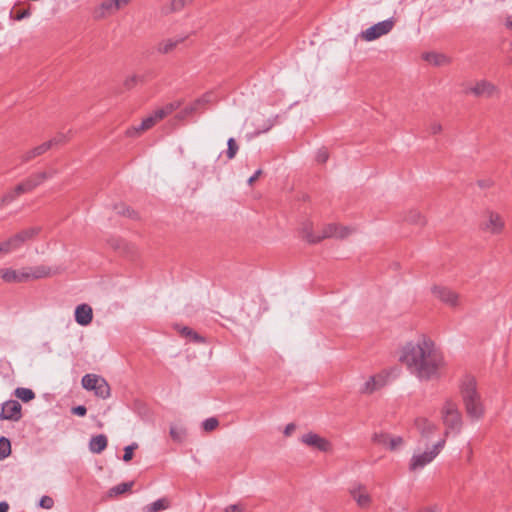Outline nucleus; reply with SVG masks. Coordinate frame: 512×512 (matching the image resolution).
<instances>
[{
  "label": "nucleus",
  "instance_id": "f257e3e1",
  "mask_svg": "<svg viewBox=\"0 0 512 512\" xmlns=\"http://www.w3.org/2000/svg\"><path fill=\"white\" fill-rule=\"evenodd\" d=\"M399 360L421 381L434 378L443 362L434 343L425 338L417 343L408 342L402 348Z\"/></svg>",
  "mask_w": 512,
  "mask_h": 512
},
{
  "label": "nucleus",
  "instance_id": "f03ea898",
  "mask_svg": "<svg viewBox=\"0 0 512 512\" xmlns=\"http://www.w3.org/2000/svg\"><path fill=\"white\" fill-rule=\"evenodd\" d=\"M460 393L466 414L473 420H479L484 415V405L477 391L476 380L466 376L460 386Z\"/></svg>",
  "mask_w": 512,
  "mask_h": 512
},
{
  "label": "nucleus",
  "instance_id": "7ed1b4c3",
  "mask_svg": "<svg viewBox=\"0 0 512 512\" xmlns=\"http://www.w3.org/2000/svg\"><path fill=\"white\" fill-rule=\"evenodd\" d=\"M443 424L445 426V436L449 434L457 435L461 432L463 421L458 406L452 400H447L441 410Z\"/></svg>",
  "mask_w": 512,
  "mask_h": 512
},
{
  "label": "nucleus",
  "instance_id": "20e7f679",
  "mask_svg": "<svg viewBox=\"0 0 512 512\" xmlns=\"http://www.w3.org/2000/svg\"><path fill=\"white\" fill-rule=\"evenodd\" d=\"M351 233V229L347 226H337L336 224H329L324 229L322 234L314 235L311 227L305 226L303 228V237L309 243H318L324 238L335 237L345 238Z\"/></svg>",
  "mask_w": 512,
  "mask_h": 512
},
{
  "label": "nucleus",
  "instance_id": "39448f33",
  "mask_svg": "<svg viewBox=\"0 0 512 512\" xmlns=\"http://www.w3.org/2000/svg\"><path fill=\"white\" fill-rule=\"evenodd\" d=\"M301 442L306 446H309L320 452H330L332 450V444L326 438L314 433L309 432L301 436Z\"/></svg>",
  "mask_w": 512,
  "mask_h": 512
},
{
  "label": "nucleus",
  "instance_id": "423d86ee",
  "mask_svg": "<svg viewBox=\"0 0 512 512\" xmlns=\"http://www.w3.org/2000/svg\"><path fill=\"white\" fill-rule=\"evenodd\" d=\"M498 92V88L487 80H480L475 85L467 87L464 90L466 95L472 94L475 97L490 98Z\"/></svg>",
  "mask_w": 512,
  "mask_h": 512
},
{
  "label": "nucleus",
  "instance_id": "0eeeda50",
  "mask_svg": "<svg viewBox=\"0 0 512 512\" xmlns=\"http://www.w3.org/2000/svg\"><path fill=\"white\" fill-rule=\"evenodd\" d=\"M22 406L17 400H8L2 404L0 418L2 420L19 421L22 417Z\"/></svg>",
  "mask_w": 512,
  "mask_h": 512
},
{
  "label": "nucleus",
  "instance_id": "6e6552de",
  "mask_svg": "<svg viewBox=\"0 0 512 512\" xmlns=\"http://www.w3.org/2000/svg\"><path fill=\"white\" fill-rule=\"evenodd\" d=\"M432 293L440 301L451 307H456L459 304V295L448 287L434 286L432 288Z\"/></svg>",
  "mask_w": 512,
  "mask_h": 512
},
{
  "label": "nucleus",
  "instance_id": "1a4fd4ad",
  "mask_svg": "<svg viewBox=\"0 0 512 512\" xmlns=\"http://www.w3.org/2000/svg\"><path fill=\"white\" fill-rule=\"evenodd\" d=\"M402 221L414 226L423 227L427 224L426 216L417 208H410L403 212Z\"/></svg>",
  "mask_w": 512,
  "mask_h": 512
},
{
  "label": "nucleus",
  "instance_id": "9d476101",
  "mask_svg": "<svg viewBox=\"0 0 512 512\" xmlns=\"http://www.w3.org/2000/svg\"><path fill=\"white\" fill-rule=\"evenodd\" d=\"M505 227V222L502 217L495 212H488V220L483 225V230H486L492 234H500Z\"/></svg>",
  "mask_w": 512,
  "mask_h": 512
},
{
  "label": "nucleus",
  "instance_id": "9b49d317",
  "mask_svg": "<svg viewBox=\"0 0 512 512\" xmlns=\"http://www.w3.org/2000/svg\"><path fill=\"white\" fill-rule=\"evenodd\" d=\"M26 270L17 271L11 268L0 269V278L7 283H20L27 281Z\"/></svg>",
  "mask_w": 512,
  "mask_h": 512
},
{
  "label": "nucleus",
  "instance_id": "f8f14e48",
  "mask_svg": "<svg viewBox=\"0 0 512 512\" xmlns=\"http://www.w3.org/2000/svg\"><path fill=\"white\" fill-rule=\"evenodd\" d=\"M75 321L81 326H87L92 322L93 311L88 304H80L75 309Z\"/></svg>",
  "mask_w": 512,
  "mask_h": 512
},
{
  "label": "nucleus",
  "instance_id": "ddd939ff",
  "mask_svg": "<svg viewBox=\"0 0 512 512\" xmlns=\"http://www.w3.org/2000/svg\"><path fill=\"white\" fill-rule=\"evenodd\" d=\"M435 457L436 453H431L430 451H425L421 454L414 455L410 461L409 468L412 471L422 469L427 464L432 462Z\"/></svg>",
  "mask_w": 512,
  "mask_h": 512
},
{
  "label": "nucleus",
  "instance_id": "4468645a",
  "mask_svg": "<svg viewBox=\"0 0 512 512\" xmlns=\"http://www.w3.org/2000/svg\"><path fill=\"white\" fill-rule=\"evenodd\" d=\"M157 123L153 114H150L148 117L142 120V122L138 126H133L126 131V135L129 137H137L142 132L152 128Z\"/></svg>",
  "mask_w": 512,
  "mask_h": 512
},
{
  "label": "nucleus",
  "instance_id": "2eb2a0df",
  "mask_svg": "<svg viewBox=\"0 0 512 512\" xmlns=\"http://www.w3.org/2000/svg\"><path fill=\"white\" fill-rule=\"evenodd\" d=\"M350 494L360 507L365 508L370 504V496L365 487L361 485L351 487Z\"/></svg>",
  "mask_w": 512,
  "mask_h": 512
},
{
  "label": "nucleus",
  "instance_id": "dca6fc26",
  "mask_svg": "<svg viewBox=\"0 0 512 512\" xmlns=\"http://www.w3.org/2000/svg\"><path fill=\"white\" fill-rule=\"evenodd\" d=\"M384 35V21H380L375 25L361 32V37L366 41H373Z\"/></svg>",
  "mask_w": 512,
  "mask_h": 512
},
{
  "label": "nucleus",
  "instance_id": "f3484780",
  "mask_svg": "<svg viewBox=\"0 0 512 512\" xmlns=\"http://www.w3.org/2000/svg\"><path fill=\"white\" fill-rule=\"evenodd\" d=\"M422 59L434 66H444L450 63L449 57L436 52H425L422 54Z\"/></svg>",
  "mask_w": 512,
  "mask_h": 512
},
{
  "label": "nucleus",
  "instance_id": "a211bd4d",
  "mask_svg": "<svg viewBox=\"0 0 512 512\" xmlns=\"http://www.w3.org/2000/svg\"><path fill=\"white\" fill-rule=\"evenodd\" d=\"M22 246H23V243L20 240V237H18L17 234H15L12 237H10L9 239L0 243V252L4 253V254H9L13 251L18 250Z\"/></svg>",
  "mask_w": 512,
  "mask_h": 512
},
{
  "label": "nucleus",
  "instance_id": "6ab92c4d",
  "mask_svg": "<svg viewBox=\"0 0 512 512\" xmlns=\"http://www.w3.org/2000/svg\"><path fill=\"white\" fill-rule=\"evenodd\" d=\"M27 281L30 279L45 278L52 274V269L45 265H39L36 267L26 268Z\"/></svg>",
  "mask_w": 512,
  "mask_h": 512
},
{
  "label": "nucleus",
  "instance_id": "aec40b11",
  "mask_svg": "<svg viewBox=\"0 0 512 512\" xmlns=\"http://www.w3.org/2000/svg\"><path fill=\"white\" fill-rule=\"evenodd\" d=\"M417 430L424 437H429L436 431V425L426 418H417L415 420Z\"/></svg>",
  "mask_w": 512,
  "mask_h": 512
},
{
  "label": "nucleus",
  "instance_id": "412c9836",
  "mask_svg": "<svg viewBox=\"0 0 512 512\" xmlns=\"http://www.w3.org/2000/svg\"><path fill=\"white\" fill-rule=\"evenodd\" d=\"M108 440L104 434L93 436L89 442V449L91 452L99 454L107 447Z\"/></svg>",
  "mask_w": 512,
  "mask_h": 512
},
{
  "label": "nucleus",
  "instance_id": "4be33fe9",
  "mask_svg": "<svg viewBox=\"0 0 512 512\" xmlns=\"http://www.w3.org/2000/svg\"><path fill=\"white\" fill-rule=\"evenodd\" d=\"M49 149H51V143H42L41 145L27 151L26 153H24L21 157V160L23 163H26L30 160H32L33 158L35 157H38L42 154H44L45 152H47Z\"/></svg>",
  "mask_w": 512,
  "mask_h": 512
},
{
  "label": "nucleus",
  "instance_id": "5701e85b",
  "mask_svg": "<svg viewBox=\"0 0 512 512\" xmlns=\"http://www.w3.org/2000/svg\"><path fill=\"white\" fill-rule=\"evenodd\" d=\"M185 37H178L173 39L163 40L158 44L157 51L161 54H168L173 51L178 44L182 43Z\"/></svg>",
  "mask_w": 512,
  "mask_h": 512
},
{
  "label": "nucleus",
  "instance_id": "b1692460",
  "mask_svg": "<svg viewBox=\"0 0 512 512\" xmlns=\"http://www.w3.org/2000/svg\"><path fill=\"white\" fill-rule=\"evenodd\" d=\"M177 329L182 336L190 338L191 341H193L195 343H205L206 342L204 337H202L196 331L192 330L191 328H189L187 326H183V327L177 326Z\"/></svg>",
  "mask_w": 512,
  "mask_h": 512
},
{
  "label": "nucleus",
  "instance_id": "393cba45",
  "mask_svg": "<svg viewBox=\"0 0 512 512\" xmlns=\"http://www.w3.org/2000/svg\"><path fill=\"white\" fill-rule=\"evenodd\" d=\"M170 437L176 443H183L187 436V431L184 427L178 425H171L169 431Z\"/></svg>",
  "mask_w": 512,
  "mask_h": 512
},
{
  "label": "nucleus",
  "instance_id": "a878e982",
  "mask_svg": "<svg viewBox=\"0 0 512 512\" xmlns=\"http://www.w3.org/2000/svg\"><path fill=\"white\" fill-rule=\"evenodd\" d=\"M101 379L102 377L99 375L86 374L82 377L81 383L84 389L93 391Z\"/></svg>",
  "mask_w": 512,
  "mask_h": 512
},
{
  "label": "nucleus",
  "instance_id": "bb28decb",
  "mask_svg": "<svg viewBox=\"0 0 512 512\" xmlns=\"http://www.w3.org/2000/svg\"><path fill=\"white\" fill-rule=\"evenodd\" d=\"M95 395L102 399L110 397V386L108 382L102 377L97 386L93 389Z\"/></svg>",
  "mask_w": 512,
  "mask_h": 512
},
{
  "label": "nucleus",
  "instance_id": "cd10ccee",
  "mask_svg": "<svg viewBox=\"0 0 512 512\" xmlns=\"http://www.w3.org/2000/svg\"><path fill=\"white\" fill-rule=\"evenodd\" d=\"M209 101H210V95L209 94L204 95L202 98L196 100L192 105L186 107L181 112V117L183 118L187 115H190V114L196 112L199 109L200 105H202L204 103H208Z\"/></svg>",
  "mask_w": 512,
  "mask_h": 512
},
{
  "label": "nucleus",
  "instance_id": "c85d7f7f",
  "mask_svg": "<svg viewBox=\"0 0 512 512\" xmlns=\"http://www.w3.org/2000/svg\"><path fill=\"white\" fill-rule=\"evenodd\" d=\"M383 384L379 382V380L376 379V377L371 376L369 380H367L363 387L361 388V393L363 394H371L377 389L381 388Z\"/></svg>",
  "mask_w": 512,
  "mask_h": 512
},
{
  "label": "nucleus",
  "instance_id": "c756f323",
  "mask_svg": "<svg viewBox=\"0 0 512 512\" xmlns=\"http://www.w3.org/2000/svg\"><path fill=\"white\" fill-rule=\"evenodd\" d=\"M40 232V227H30L27 229H23L17 233V236L20 237V240L24 244L25 242L32 240L35 238Z\"/></svg>",
  "mask_w": 512,
  "mask_h": 512
},
{
  "label": "nucleus",
  "instance_id": "7c9ffc66",
  "mask_svg": "<svg viewBox=\"0 0 512 512\" xmlns=\"http://www.w3.org/2000/svg\"><path fill=\"white\" fill-rule=\"evenodd\" d=\"M14 395L23 402H29L35 398V393L32 389L25 387H18L14 391Z\"/></svg>",
  "mask_w": 512,
  "mask_h": 512
},
{
  "label": "nucleus",
  "instance_id": "2f4dec72",
  "mask_svg": "<svg viewBox=\"0 0 512 512\" xmlns=\"http://www.w3.org/2000/svg\"><path fill=\"white\" fill-rule=\"evenodd\" d=\"M168 508V502L166 499H158L151 504L144 507V512H159Z\"/></svg>",
  "mask_w": 512,
  "mask_h": 512
},
{
  "label": "nucleus",
  "instance_id": "473e14b6",
  "mask_svg": "<svg viewBox=\"0 0 512 512\" xmlns=\"http://www.w3.org/2000/svg\"><path fill=\"white\" fill-rule=\"evenodd\" d=\"M133 486V482H123V483H120L114 487H112L110 490H109V495L110 496H117V495H121L127 491H129Z\"/></svg>",
  "mask_w": 512,
  "mask_h": 512
},
{
  "label": "nucleus",
  "instance_id": "72a5a7b5",
  "mask_svg": "<svg viewBox=\"0 0 512 512\" xmlns=\"http://www.w3.org/2000/svg\"><path fill=\"white\" fill-rule=\"evenodd\" d=\"M11 454V442L8 438L0 437V460L7 458Z\"/></svg>",
  "mask_w": 512,
  "mask_h": 512
},
{
  "label": "nucleus",
  "instance_id": "f704fd0d",
  "mask_svg": "<svg viewBox=\"0 0 512 512\" xmlns=\"http://www.w3.org/2000/svg\"><path fill=\"white\" fill-rule=\"evenodd\" d=\"M239 150V146L234 138H229L227 141L226 155L229 160L233 159Z\"/></svg>",
  "mask_w": 512,
  "mask_h": 512
},
{
  "label": "nucleus",
  "instance_id": "c9c22d12",
  "mask_svg": "<svg viewBox=\"0 0 512 512\" xmlns=\"http://www.w3.org/2000/svg\"><path fill=\"white\" fill-rule=\"evenodd\" d=\"M55 173V171L51 172V173H47V172H40V173H37V174H33L30 176V179L32 180V182L34 183H37V186H39L40 184H42L46 179L50 178L53 176V174Z\"/></svg>",
  "mask_w": 512,
  "mask_h": 512
},
{
  "label": "nucleus",
  "instance_id": "e433bc0d",
  "mask_svg": "<svg viewBox=\"0 0 512 512\" xmlns=\"http://www.w3.org/2000/svg\"><path fill=\"white\" fill-rule=\"evenodd\" d=\"M115 210H116L117 214H120V215H123V216H127L129 218H136L137 217L136 212H134L129 207H127L125 205H122V204L121 205H116L115 206Z\"/></svg>",
  "mask_w": 512,
  "mask_h": 512
},
{
  "label": "nucleus",
  "instance_id": "4c0bfd02",
  "mask_svg": "<svg viewBox=\"0 0 512 512\" xmlns=\"http://www.w3.org/2000/svg\"><path fill=\"white\" fill-rule=\"evenodd\" d=\"M194 0H171L170 11L177 12L182 10L186 5L191 4Z\"/></svg>",
  "mask_w": 512,
  "mask_h": 512
},
{
  "label": "nucleus",
  "instance_id": "58836bf2",
  "mask_svg": "<svg viewBox=\"0 0 512 512\" xmlns=\"http://www.w3.org/2000/svg\"><path fill=\"white\" fill-rule=\"evenodd\" d=\"M218 425H219V421L217 418H214V417L207 418L202 423L203 429L208 432L216 429Z\"/></svg>",
  "mask_w": 512,
  "mask_h": 512
},
{
  "label": "nucleus",
  "instance_id": "ea45409f",
  "mask_svg": "<svg viewBox=\"0 0 512 512\" xmlns=\"http://www.w3.org/2000/svg\"><path fill=\"white\" fill-rule=\"evenodd\" d=\"M138 447L136 443H132L124 448L123 460L129 462L133 458V451Z\"/></svg>",
  "mask_w": 512,
  "mask_h": 512
},
{
  "label": "nucleus",
  "instance_id": "a19ab883",
  "mask_svg": "<svg viewBox=\"0 0 512 512\" xmlns=\"http://www.w3.org/2000/svg\"><path fill=\"white\" fill-rule=\"evenodd\" d=\"M17 197H19V196L16 193H14V190L12 189L2 196L1 203L3 205H7V204L13 202Z\"/></svg>",
  "mask_w": 512,
  "mask_h": 512
},
{
  "label": "nucleus",
  "instance_id": "79ce46f5",
  "mask_svg": "<svg viewBox=\"0 0 512 512\" xmlns=\"http://www.w3.org/2000/svg\"><path fill=\"white\" fill-rule=\"evenodd\" d=\"M54 505V501L50 496H42L39 501V506L44 509H51Z\"/></svg>",
  "mask_w": 512,
  "mask_h": 512
},
{
  "label": "nucleus",
  "instance_id": "37998d69",
  "mask_svg": "<svg viewBox=\"0 0 512 512\" xmlns=\"http://www.w3.org/2000/svg\"><path fill=\"white\" fill-rule=\"evenodd\" d=\"M181 103L178 101L167 103L162 107V109L165 111L166 115H170L173 111L178 109L180 107Z\"/></svg>",
  "mask_w": 512,
  "mask_h": 512
},
{
  "label": "nucleus",
  "instance_id": "c03bdc74",
  "mask_svg": "<svg viewBox=\"0 0 512 512\" xmlns=\"http://www.w3.org/2000/svg\"><path fill=\"white\" fill-rule=\"evenodd\" d=\"M403 444V439L400 436L393 437L390 439L389 446L391 450H396Z\"/></svg>",
  "mask_w": 512,
  "mask_h": 512
},
{
  "label": "nucleus",
  "instance_id": "a18cd8bd",
  "mask_svg": "<svg viewBox=\"0 0 512 512\" xmlns=\"http://www.w3.org/2000/svg\"><path fill=\"white\" fill-rule=\"evenodd\" d=\"M329 158L328 151L326 149H320L316 155V160L318 163H325Z\"/></svg>",
  "mask_w": 512,
  "mask_h": 512
},
{
  "label": "nucleus",
  "instance_id": "49530a36",
  "mask_svg": "<svg viewBox=\"0 0 512 512\" xmlns=\"http://www.w3.org/2000/svg\"><path fill=\"white\" fill-rule=\"evenodd\" d=\"M427 129L430 134L436 135L442 131V125L439 122H432Z\"/></svg>",
  "mask_w": 512,
  "mask_h": 512
},
{
  "label": "nucleus",
  "instance_id": "de8ad7c7",
  "mask_svg": "<svg viewBox=\"0 0 512 512\" xmlns=\"http://www.w3.org/2000/svg\"><path fill=\"white\" fill-rule=\"evenodd\" d=\"M139 80H140V77H138L137 75H133V76L128 77L125 80L124 85L127 89H131L137 84V82Z\"/></svg>",
  "mask_w": 512,
  "mask_h": 512
},
{
  "label": "nucleus",
  "instance_id": "09e8293b",
  "mask_svg": "<svg viewBox=\"0 0 512 512\" xmlns=\"http://www.w3.org/2000/svg\"><path fill=\"white\" fill-rule=\"evenodd\" d=\"M65 141H66V136L64 134H58L57 136H55L51 140L47 141L46 143H51V148H52L53 146L64 143Z\"/></svg>",
  "mask_w": 512,
  "mask_h": 512
},
{
  "label": "nucleus",
  "instance_id": "8fccbe9b",
  "mask_svg": "<svg viewBox=\"0 0 512 512\" xmlns=\"http://www.w3.org/2000/svg\"><path fill=\"white\" fill-rule=\"evenodd\" d=\"M72 413L77 415V416L83 417V416L86 415L87 409H86L85 406L79 405V406H76V407L72 408Z\"/></svg>",
  "mask_w": 512,
  "mask_h": 512
},
{
  "label": "nucleus",
  "instance_id": "3c124183",
  "mask_svg": "<svg viewBox=\"0 0 512 512\" xmlns=\"http://www.w3.org/2000/svg\"><path fill=\"white\" fill-rule=\"evenodd\" d=\"M22 184L24 185V187L27 190V192H30V191H32L33 189H35L37 187V183L32 182L30 177H28L27 179L22 181Z\"/></svg>",
  "mask_w": 512,
  "mask_h": 512
},
{
  "label": "nucleus",
  "instance_id": "603ef678",
  "mask_svg": "<svg viewBox=\"0 0 512 512\" xmlns=\"http://www.w3.org/2000/svg\"><path fill=\"white\" fill-rule=\"evenodd\" d=\"M152 114L154 115L157 122H159L160 120H162L163 118H165L167 116L165 111L162 109V107L156 109Z\"/></svg>",
  "mask_w": 512,
  "mask_h": 512
},
{
  "label": "nucleus",
  "instance_id": "864d4df0",
  "mask_svg": "<svg viewBox=\"0 0 512 512\" xmlns=\"http://www.w3.org/2000/svg\"><path fill=\"white\" fill-rule=\"evenodd\" d=\"M445 445V440L442 439L440 441H438L434 446L433 448L430 450L431 453H436V456L439 454L440 450L444 447Z\"/></svg>",
  "mask_w": 512,
  "mask_h": 512
},
{
  "label": "nucleus",
  "instance_id": "5fc2aeb1",
  "mask_svg": "<svg viewBox=\"0 0 512 512\" xmlns=\"http://www.w3.org/2000/svg\"><path fill=\"white\" fill-rule=\"evenodd\" d=\"M115 9V3L114 0H106L101 4V9L103 10H111Z\"/></svg>",
  "mask_w": 512,
  "mask_h": 512
},
{
  "label": "nucleus",
  "instance_id": "6e6d98bb",
  "mask_svg": "<svg viewBox=\"0 0 512 512\" xmlns=\"http://www.w3.org/2000/svg\"><path fill=\"white\" fill-rule=\"evenodd\" d=\"M225 512H243V508L238 504H232L225 508Z\"/></svg>",
  "mask_w": 512,
  "mask_h": 512
},
{
  "label": "nucleus",
  "instance_id": "4d7b16f0",
  "mask_svg": "<svg viewBox=\"0 0 512 512\" xmlns=\"http://www.w3.org/2000/svg\"><path fill=\"white\" fill-rule=\"evenodd\" d=\"M13 190H14V193H16L18 196H20L21 194L27 193V190L25 189L22 182L19 183L18 185H16V187Z\"/></svg>",
  "mask_w": 512,
  "mask_h": 512
},
{
  "label": "nucleus",
  "instance_id": "13d9d810",
  "mask_svg": "<svg viewBox=\"0 0 512 512\" xmlns=\"http://www.w3.org/2000/svg\"><path fill=\"white\" fill-rule=\"evenodd\" d=\"M262 174V170L261 169H258L249 179H248V184L249 185H252L258 178L259 176Z\"/></svg>",
  "mask_w": 512,
  "mask_h": 512
},
{
  "label": "nucleus",
  "instance_id": "bf43d9fd",
  "mask_svg": "<svg viewBox=\"0 0 512 512\" xmlns=\"http://www.w3.org/2000/svg\"><path fill=\"white\" fill-rule=\"evenodd\" d=\"M295 428H296L295 424L289 423L288 425H286V427L284 429V434L286 436H290L291 433L295 430Z\"/></svg>",
  "mask_w": 512,
  "mask_h": 512
},
{
  "label": "nucleus",
  "instance_id": "052dcab7",
  "mask_svg": "<svg viewBox=\"0 0 512 512\" xmlns=\"http://www.w3.org/2000/svg\"><path fill=\"white\" fill-rule=\"evenodd\" d=\"M130 0H114L115 3V9L118 10L121 7L127 5Z\"/></svg>",
  "mask_w": 512,
  "mask_h": 512
},
{
  "label": "nucleus",
  "instance_id": "680f3d73",
  "mask_svg": "<svg viewBox=\"0 0 512 512\" xmlns=\"http://www.w3.org/2000/svg\"><path fill=\"white\" fill-rule=\"evenodd\" d=\"M30 15V12L29 10H23V11H20L18 12V14L16 15V20H22L26 17H28Z\"/></svg>",
  "mask_w": 512,
  "mask_h": 512
},
{
  "label": "nucleus",
  "instance_id": "e2e57ef3",
  "mask_svg": "<svg viewBox=\"0 0 512 512\" xmlns=\"http://www.w3.org/2000/svg\"><path fill=\"white\" fill-rule=\"evenodd\" d=\"M393 25H394V21L392 18L386 19V34H388L390 32Z\"/></svg>",
  "mask_w": 512,
  "mask_h": 512
},
{
  "label": "nucleus",
  "instance_id": "0e129e2a",
  "mask_svg": "<svg viewBox=\"0 0 512 512\" xmlns=\"http://www.w3.org/2000/svg\"><path fill=\"white\" fill-rule=\"evenodd\" d=\"M272 126H273V122L269 120L268 124L262 130L257 131L256 134L258 135L260 133L267 132L272 128Z\"/></svg>",
  "mask_w": 512,
  "mask_h": 512
},
{
  "label": "nucleus",
  "instance_id": "69168bd1",
  "mask_svg": "<svg viewBox=\"0 0 512 512\" xmlns=\"http://www.w3.org/2000/svg\"><path fill=\"white\" fill-rule=\"evenodd\" d=\"M9 509V505L7 502L2 501L0 502V512H7Z\"/></svg>",
  "mask_w": 512,
  "mask_h": 512
},
{
  "label": "nucleus",
  "instance_id": "338daca9",
  "mask_svg": "<svg viewBox=\"0 0 512 512\" xmlns=\"http://www.w3.org/2000/svg\"><path fill=\"white\" fill-rule=\"evenodd\" d=\"M506 26L512 29V16H508L506 19Z\"/></svg>",
  "mask_w": 512,
  "mask_h": 512
},
{
  "label": "nucleus",
  "instance_id": "774afa93",
  "mask_svg": "<svg viewBox=\"0 0 512 512\" xmlns=\"http://www.w3.org/2000/svg\"><path fill=\"white\" fill-rule=\"evenodd\" d=\"M422 512H435L432 508H425Z\"/></svg>",
  "mask_w": 512,
  "mask_h": 512
}]
</instances>
